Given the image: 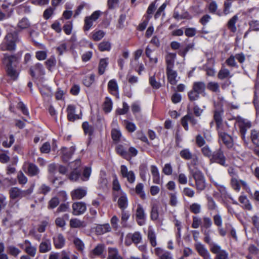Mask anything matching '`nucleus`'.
<instances>
[{
	"label": "nucleus",
	"mask_w": 259,
	"mask_h": 259,
	"mask_svg": "<svg viewBox=\"0 0 259 259\" xmlns=\"http://www.w3.org/2000/svg\"><path fill=\"white\" fill-rule=\"evenodd\" d=\"M101 12L99 11H95L90 16L85 17L84 20V24L83 27L84 31H89L96 21L100 17Z\"/></svg>",
	"instance_id": "obj_6"
},
{
	"label": "nucleus",
	"mask_w": 259,
	"mask_h": 259,
	"mask_svg": "<svg viewBox=\"0 0 259 259\" xmlns=\"http://www.w3.org/2000/svg\"><path fill=\"white\" fill-rule=\"evenodd\" d=\"M180 155L185 160H191L190 164L193 166H197L200 164V159L198 156L193 154L189 148H184L180 152Z\"/></svg>",
	"instance_id": "obj_4"
},
{
	"label": "nucleus",
	"mask_w": 259,
	"mask_h": 259,
	"mask_svg": "<svg viewBox=\"0 0 259 259\" xmlns=\"http://www.w3.org/2000/svg\"><path fill=\"white\" fill-rule=\"evenodd\" d=\"M39 251L40 253H46L50 251L52 249V245L50 239H44L39 244Z\"/></svg>",
	"instance_id": "obj_28"
},
{
	"label": "nucleus",
	"mask_w": 259,
	"mask_h": 259,
	"mask_svg": "<svg viewBox=\"0 0 259 259\" xmlns=\"http://www.w3.org/2000/svg\"><path fill=\"white\" fill-rule=\"evenodd\" d=\"M72 212L74 215L83 214L87 210V204L82 201L74 202L72 204Z\"/></svg>",
	"instance_id": "obj_10"
},
{
	"label": "nucleus",
	"mask_w": 259,
	"mask_h": 259,
	"mask_svg": "<svg viewBox=\"0 0 259 259\" xmlns=\"http://www.w3.org/2000/svg\"><path fill=\"white\" fill-rule=\"evenodd\" d=\"M73 243L76 248L79 251H82L84 248V244L83 241L78 238H74Z\"/></svg>",
	"instance_id": "obj_62"
},
{
	"label": "nucleus",
	"mask_w": 259,
	"mask_h": 259,
	"mask_svg": "<svg viewBox=\"0 0 259 259\" xmlns=\"http://www.w3.org/2000/svg\"><path fill=\"white\" fill-rule=\"evenodd\" d=\"M236 123L240 129V133L242 139L245 140V136L247 130L251 127V123L247 120L242 118L240 117L236 118Z\"/></svg>",
	"instance_id": "obj_5"
},
{
	"label": "nucleus",
	"mask_w": 259,
	"mask_h": 259,
	"mask_svg": "<svg viewBox=\"0 0 259 259\" xmlns=\"http://www.w3.org/2000/svg\"><path fill=\"white\" fill-rule=\"evenodd\" d=\"M233 76L229 69L225 67H222L219 70L218 74V77L221 80H223L226 78H230Z\"/></svg>",
	"instance_id": "obj_39"
},
{
	"label": "nucleus",
	"mask_w": 259,
	"mask_h": 259,
	"mask_svg": "<svg viewBox=\"0 0 259 259\" xmlns=\"http://www.w3.org/2000/svg\"><path fill=\"white\" fill-rule=\"evenodd\" d=\"M61 259H78V256L74 254H71L68 251L63 250L61 253Z\"/></svg>",
	"instance_id": "obj_63"
},
{
	"label": "nucleus",
	"mask_w": 259,
	"mask_h": 259,
	"mask_svg": "<svg viewBox=\"0 0 259 259\" xmlns=\"http://www.w3.org/2000/svg\"><path fill=\"white\" fill-rule=\"evenodd\" d=\"M166 74L168 82L171 85H176L178 81V73L174 68L166 69Z\"/></svg>",
	"instance_id": "obj_19"
},
{
	"label": "nucleus",
	"mask_w": 259,
	"mask_h": 259,
	"mask_svg": "<svg viewBox=\"0 0 259 259\" xmlns=\"http://www.w3.org/2000/svg\"><path fill=\"white\" fill-rule=\"evenodd\" d=\"M207 208L209 210H217L218 211V206L215 202L214 199L211 197V196H207Z\"/></svg>",
	"instance_id": "obj_53"
},
{
	"label": "nucleus",
	"mask_w": 259,
	"mask_h": 259,
	"mask_svg": "<svg viewBox=\"0 0 259 259\" xmlns=\"http://www.w3.org/2000/svg\"><path fill=\"white\" fill-rule=\"evenodd\" d=\"M148 172L147 165L145 163L141 164L139 166V173L141 178L146 181V174Z\"/></svg>",
	"instance_id": "obj_57"
},
{
	"label": "nucleus",
	"mask_w": 259,
	"mask_h": 259,
	"mask_svg": "<svg viewBox=\"0 0 259 259\" xmlns=\"http://www.w3.org/2000/svg\"><path fill=\"white\" fill-rule=\"evenodd\" d=\"M87 194V188L85 187H78L72 190L70 195L73 200H79L83 198Z\"/></svg>",
	"instance_id": "obj_16"
},
{
	"label": "nucleus",
	"mask_w": 259,
	"mask_h": 259,
	"mask_svg": "<svg viewBox=\"0 0 259 259\" xmlns=\"http://www.w3.org/2000/svg\"><path fill=\"white\" fill-rule=\"evenodd\" d=\"M69 225L70 227L73 228H84L86 226L84 221H82L77 218L71 219L70 220Z\"/></svg>",
	"instance_id": "obj_40"
},
{
	"label": "nucleus",
	"mask_w": 259,
	"mask_h": 259,
	"mask_svg": "<svg viewBox=\"0 0 259 259\" xmlns=\"http://www.w3.org/2000/svg\"><path fill=\"white\" fill-rule=\"evenodd\" d=\"M53 243L56 249L63 248L65 244V239L63 235L61 234H57L53 238Z\"/></svg>",
	"instance_id": "obj_20"
},
{
	"label": "nucleus",
	"mask_w": 259,
	"mask_h": 259,
	"mask_svg": "<svg viewBox=\"0 0 259 259\" xmlns=\"http://www.w3.org/2000/svg\"><path fill=\"white\" fill-rule=\"evenodd\" d=\"M107 65V59H102L100 60L98 66V72L100 75H102L104 73Z\"/></svg>",
	"instance_id": "obj_52"
},
{
	"label": "nucleus",
	"mask_w": 259,
	"mask_h": 259,
	"mask_svg": "<svg viewBox=\"0 0 259 259\" xmlns=\"http://www.w3.org/2000/svg\"><path fill=\"white\" fill-rule=\"evenodd\" d=\"M177 55L175 53H167L165 56L166 69L174 68Z\"/></svg>",
	"instance_id": "obj_23"
},
{
	"label": "nucleus",
	"mask_w": 259,
	"mask_h": 259,
	"mask_svg": "<svg viewBox=\"0 0 259 259\" xmlns=\"http://www.w3.org/2000/svg\"><path fill=\"white\" fill-rule=\"evenodd\" d=\"M223 112V111L215 110L214 113L213 118L216 122L218 130L222 129L223 127L222 118Z\"/></svg>",
	"instance_id": "obj_38"
},
{
	"label": "nucleus",
	"mask_w": 259,
	"mask_h": 259,
	"mask_svg": "<svg viewBox=\"0 0 259 259\" xmlns=\"http://www.w3.org/2000/svg\"><path fill=\"white\" fill-rule=\"evenodd\" d=\"M34 186L28 189L23 190L17 187H12L9 191L10 198L12 200L21 199L22 198H27L32 193Z\"/></svg>",
	"instance_id": "obj_2"
},
{
	"label": "nucleus",
	"mask_w": 259,
	"mask_h": 259,
	"mask_svg": "<svg viewBox=\"0 0 259 259\" xmlns=\"http://www.w3.org/2000/svg\"><path fill=\"white\" fill-rule=\"evenodd\" d=\"M238 16L234 15L232 18H231L228 22V27L232 32H235L237 30L235 24L238 20Z\"/></svg>",
	"instance_id": "obj_49"
},
{
	"label": "nucleus",
	"mask_w": 259,
	"mask_h": 259,
	"mask_svg": "<svg viewBox=\"0 0 259 259\" xmlns=\"http://www.w3.org/2000/svg\"><path fill=\"white\" fill-rule=\"evenodd\" d=\"M117 195L119 196L117 201L118 206L121 210H124L128 206L127 195L123 191H120L119 194Z\"/></svg>",
	"instance_id": "obj_22"
},
{
	"label": "nucleus",
	"mask_w": 259,
	"mask_h": 259,
	"mask_svg": "<svg viewBox=\"0 0 259 259\" xmlns=\"http://www.w3.org/2000/svg\"><path fill=\"white\" fill-rule=\"evenodd\" d=\"M220 138L228 148H231L233 145V139L228 134L223 132L222 128L218 130Z\"/></svg>",
	"instance_id": "obj_18"
},
{
	"label": "nucleus",
	"mask_w": 259,
	"mask_h": 259,
	"mask_svg": "<svg viewBox=\"0 0 259 259\" xmlns=\"http://www.w3.org/2000/svg\"><path fill=\"white\" fill-rule=\"evenodd\" d=\"M75 108L74 106L70 105L67 108V118L70 121H74L75 120L78 119L79 117L75 114Z\"/></svg>",
	"instance_id": "obj_37"
},
{
	"label": "nucleus",
	"mask_w": 259,
	"mask_h": 259,
	"mask_svg": "<svg viewBox=\"0 0 259 259\" xmlns=\"http://www.w3.org/2000/svg\"><path fill=\"white\" fill-rule=\"evenodd\" d=\"M207 88L212 92L217 93L220 92L219 84L217 82H209L207 84Z\"/></svg>",
	"instance_id": "obj_55"
},
{
	"label": "nucleus",
	"mask_w": 259,
	"mask_h": 259,
	"mask_svg": "<svg viewBox=\"0 0 259 259\" xmlns=\"http://www.w3.org/2000/svg\"><path fill=\"white\" fill-rule=\"evenodd\" d=\"M116 150L117 153L121 155L122 157L126 160L130 159V156L128 153L126 151V149L124 148L123 146L119 145L116 147Z\"/></svg>",
	"instance_id": "obj_46"
},
{
	"label": "nucleus",
	"mask_w": 259,
	"mask_h": 259,
	"mask_svg": "<svg viewBox=\"0 0 259 259\" xmlns=\"http://www.w3.org/2000/svg\"><path fill=\"white\" fill-rule=\"evenodd\" d=\"M30 26L31 23L28 18L26 17H23L18 21L17 24V28L18 29V30L17 31L18 33L22 30L28 29Z\"/></svg>",
	"instance_id": "obj_31"
},
{
	"label": "nucleus",
	"mask_w": 259,
	"mask_h": 259,
	"mask_svg": "<svg viewBox=\"0 0 259 259\" xmlns=\"http://www.w3.org/2000/svg\"><path fill=\"white\" fill-rule=\"evenodd\" d=\"M192 177L195 180V188L198 192L204 190L206 188V182L204 176L200 170L190 171Z\"/></svg>",
	"instance_id": "obj_3"
},
{
	"label": "nucleus",
	"mask_w": 259,
	"mask_h": 259,
	"mask_svg": "<svg viewBox=\"0 0 259 259\" xmlns=\"http://www.w3.org/2000/svg\"><path fill=\"white\" fill-rule=\"evenodd\" d=\"M23 169L25 173L30 177L37 176L40 172L37 166L31 162H25L23 165Z\"/></svg>",
	"instance_id": "obj_9"
},
{
	"label": "nucleus",
	"mask_w": 259,
	"mask_h": 259,
	"mask_svg": "<svg viewBox=\"0 0 259 259\" xmlns=\"http://www.w3.org/2000/svg\"><path fill=\"white\" fill-rule=\"evenodd\" d=\"M188 16V13L184 11L182 8L177 7L174 10L173 17L177 20L186 19Z\"/></svg>",
	"instance_id": "obj_25"
},
{
	"label": "nucleus",
	"mask_w": 259,
	"mask_h": 259,
	"mask_svg": "<svg viewBox=\"0 0 259 259\" xmlns=\"http://www.w3.org/2000/svg\"><path fill=\"white\" fill-rule=\"evenodd\" d=\"M212 219L213 223L215 226H216L217 227L222 226L223 219L219 211H218L217 213L213 215Z\"/></svg>",
	"instance_id": "obj_60"
},
{
	"label": "nucleus",
	"mask_w": 259,
	"mask_h": 259,
	"mask_svg": "<svg viewBox=\"0 0 259 259\" xmlns=\"http://www.w3.org/2000/svg\"><path fill=\"white\" fill-rule=\"evenodd\" d=\"M206 84L203 81H195L193 83L192 89L199 94H205Z\"/></svg>",
	"instance_id": "obj_34"
},
{
	"label": "nucleus",
	"mask_w": 259,
	"mask_h": 259,
	"mask_svg": "<svg viewBox=\"0 0 259 259\" xmlns=\"http://www.w3.org/2000/svg\"><path fill=\"white\" fill-rule=\"evenodd\" d=\"M113 102L111 99L107 97L105 99V101L103 104V110L106 113H108L110 112L112 109Z\"/></svg>",
	"instance_id": "obj_42"
},
{
	"label": "nucleus",
	"mask_w": 259,
	"mask_h": 259,
	"mask_svg": "<svg viewBox=\"0 0 259 259\" xmlns=\"http://www.w3.org/2000/svg\"><path fill=\"white\" fill-rule=\"evenodd\" d=\"M120 174L121 176L126 178L128 183L133 184L136 180V176L132 170H128L127 166L125 165L120 166Z\"/></svg>",
	"instance_id": "obj_11"
},
{
	"label": "nucleus",
	"mask_w": 259,
	"mask_h": 259,
	"mask_svg": "<svg viewBox=\"0 0 259 259\" xmlns=\"http://www.w3.org/2000/svg\"><path fill=\"white\" fill-rule=\"evenodd\" d=\"M150 170L153 177V182L155 184H160L161 181L157 167L152 165L150 166Z\"/></svg>",
	"instance_id": "obj_35"
},
{
	"label": "nucleus",
	"mask_w": 259,
	"mask_h": 259,
	"mask_svg": "<svg viewBox=\"0 0 259 259\" xmlns=\"http://www.w3.org/2000/svg\"><path fill=\"white\" fill-rule=\"evenodd\" d=\"M127 237H129L135 244L140 243L142 239V234L140 232H135L133 234H128Z\"/></svg>",
	"instance_id": "obj_43"
},
{
	"label": "nucleus",
	"mask_w": 259,
	"mask_h": 259,
	"mask_svg": "<svg viewBox=\"0 0 259 259\" xmlns=\"http://www.w3.org/2000/svg\"><path fill=\"white\" fill-rule=\"evenodd\" d=\"M75 151V148L71 147L69 148H66L65 147L61 149V153L62 154L63 160L65 162H68L72 155L74 154Z\"/></svg>",
	"instance_id": "obj_27"
},
{
	"label": "nucleus",
	"mask_w": 259,
	"mask_h": 259,
	"mask_svg": "<svg viewBox=\"0 0 259 259\" xmlns=\"http://www.w3.org/2000/svg\"><path fill=\"white\" fill-rule=\"evenodd\" d=\"M135 215L136 222L139 226H143L146 224V213L141 204H138Z\"/></svg>",
	"instance_id": "obj_8"
},
{
	"label": "nucleus",
	"mask_w": 259,
	"mask_h": 259,
	"mask_svg": "<svg viewBox=\"0 0 259 259\" xmlns=\"http://www.w3.org/2000/svg\"><path fill=\"white\" fill-rule=\"evenodd\" d=\"M231 184L232 188L236 191H239L240 190L241 184L244 187H246L247 185L245 181L243 180H239L236 177L232 176L231 181Z\"/></svg>",
	"instance_id": "obj_33"
},
{
	"label": "nucleus",
	"mask_w": 259,
	"mask_h": 259,
	"mask_svg": "<svg viewBox=\"0 0 259 259\" xmlns=\"http://www.w3.org/2000/svg\"><path fill=\"white\" fill-rule=\"evenodd\" d=\"M194 45V43H190L188 44L184 49H181L179 51L178 53L179 55L183 57H185L188 52H189L190 50H193Z\"/></svg>",
	"instance_id": "obj_59"
},
{
	"label": "nucleus",
	"mask_w": 259,
	"mask_h": 259,
	"mask_svg": "<svg viewBox=\"0 0 259 259\" xmlns=\"http://www.w3.org/2000/svg\"><path fill=\"white\" fill-rule=\"evenodd\" d=\"M159 218L158 207L157 204H153L150 211V219L153 221L158 220Z\"/></svg>",
	"instance_id": "obj_47"
},
{
	"label": "nucleus",
	"mask_w": 259,
	"mask_h": 259,
	"mask_svg": "<svg viewBox=\"0 0 259 259\" xmlns=\"http://www.w3.org/2000/svg\"><path fill=\"white\" fill-rule=\"evenodd\" d=\"M30 74L33 77L36 75H44L45 74V70L43 65L39 63H37L32 66L30 68Z\"/></svg>",
	"instance_id": "obj_17"
},
{
	"label": "nucleus",
	"mask_w": 259,
	"mask_h": 259,
	"mask_svg": "<svg viewBox=\"0 0 259 259\" xmlns=\"http://www.w3.org/2000/svg\"><path fill=\"white\" fill-rule=\"evenodd\" d=\"M160 73L156 74L155 73L150 76L149 82L150 85L154 89H158L161 87V84L159 81V77Z\"/></svg>",
	"instance_id": "obj_26"
},
{
	"label": "nucleus",
	"mask_w": 259,
	"mask_h": 259,
	"mask_svg": "<svg viewBox=\"0 0 259 259\" xmlns=\"http://www.w3.org/2000/svg\"><path fill=\"white\" fill-rule=\"evenodd\" d=\"M19 40L17 31L8 33L0 45L2 51H14L16 49V43Z\"/></svg>",
	"instance_id": "obj_1"
},
{
	"label": "nucleus",
	"mask_w": 259,
	"mask_h": 259,
	"mask_svg": "<svg viewBox=\"0 0 259 259\" xmlns=\"http://www.w3.org/2000/svg\"><path fill=\"white\" fill-rule=\"evenodd\" d=\"M7 75L13 80H16L19 76V71L16 67H6Z\"/></svg>",
	"instance_id": "obj_36"
},
{
	"label": "nucleus",
	"mask_w": 259,
	"mask_h": 259,
	"mask_svg": "<svg viewBox=\"0 0 259 259\" xmlns=\"http://www.w3.org/2000/svg\"><path fill=\"white\" fill-rule=\"evenodd\" d=\"M9 152L8 150H4L0 149V162L2 163H7L10 160V157L9 156Z\"/></svg>",
	"instance_id": "obj_48"
},
{
	"label": "nucleus",
	"mask_w": 259,
	"mask_h": 259,
	"mask_svg": "<svg viewBox=\"0 0 259 259\" xmlns=\"http://www.w3.org/2000/svg\"><path fill=\"white\" fill-rule=\"evenodd\" d=\"M122 124L125 127L126 130L130 133H133L137 129L135 124L125 119L123 120Z\"/></svg>",
	"instance_id": "obj_50"
},
{
	"label": "nucleus",
	"mask_w": 259,
	"mask_h": 259,
	"mask_svg": "<svg viewBox=\"0 0 259 259\" xmlns=\"http://www.w3.org/2000/svg\"><path fill=\"white\" fill-rule=\"evenodd\" d=\"M239 202L242 204V207L246 210H251L252 209V206L249 200L246 196H241L239 198Z\"/></svg>",
	"instance_id": "obj_41"
},
{
	"label": "nucleus",
	"mask_w": 259,
	"mask_h": 259,
	"mask_svg": "<svg viewBox=\"0 0 259 259\" xmlns=\"http://www.w3.org/2000/svg\"><path fill=\"white\" fill-rule=\"evenodd\" d=\"M200 148L201 152L204 157L207 158L211 157L213 152H212L210 147L208 145H206Z\"/></svg>",
	"instance_id": "obj_54"
},
{
	"label": "nucleus",
	"mask_w": 259,
	"mask_h": 259,
	"mask_svg": "<svg viewBox=\"0 0 259 259\" xmlns=\"http://www.w3.org/2000/svg\"><path fill=\"white\" fill-rule=\"evenodd\" d=\"M188 122L193 126L195 125L198 123L197 120L191 113H188L187 115L181 119V124L186 131H188L189 130Z\"/></svg>",
	"instance_id": "obj_13"
},
{
	"label": "nucleus",
	"mask_w": 259,
	"mask_h": 259,
	"mask_svg": "<svg viewBox=\"0 0 259 259\" xmlns=\"http://www.w3.org/2000/svg\"><path fill=\"white\" fill-rule=\"evenodd\" d=\"M82 127L83 131L85 134L92 135L94 132V127L93 126L90 125L87 121L83 122Z\"/></svg>",
	"instance_id": "obj_61"
},
{
	"label": "nucleus",
	"mask_w": 259,
	"mask_h": 259,
	"mask_svg": "<svg viewBox=\"0 0 259 259\" xmlns=\"http://www.w3.org/2000/svg\"><path fill=\"white\" fill-rule=\"evenodd\" d=\"M202 226L201 230L209 229L212 225V222L211 219L207 216H203L202 218Z\"/></svg>",
	"instance_id": "obj_45"
},
{
	"label": "nucleus",
	"mask_w": 259,
	"mask_h": 259,
	"mask_svg": "<svg viewBox=\"0 0 259 259\" xmlns=\"http://www.w3.org/2000/svg\"><path fill=\"white\" fill-rule=\"evenodd\" d=\"M108 90L109 93L113 96L118 98L119 90L116 80L115 79H111L108 83Z\"/></svg>",
	"instance_id": "obj_24"
},
{
	"label": "nucleus",
	"mask_w": 259,
	"mask_h": 259,
	"mask_svg": "<svg viewBox=\"0 0 259 259\" xmlns=\"http://www.w3.org/2000/svg\"><path fill=\"white\" fill-rule=\"evenodd\" d=\"M201 232L204 235L203 240L204 241L208 244L209 249H210L213 246H215L218 244L214 243L211 238L210 233L211 231L209 229H205L204 230H201Z\"/></svg>",
	"instance_id": "obj_30"
},
{
	"label": "nucleus",
	"mask_w": 259,
	"mask_h": 259,
	"mask_svg": "<svg viewBox=\"0 0 259 259\" xmlns=\"http://www.w3.org/2000/svg\"><path fill=\"white\" fill-rule=\"evenodd\" d=\"M105 245L104 244H98L93 249L89 255L91 258H94L96 256H100L103 253L105 249Z\"/></svg>",
	"instance_id": "obj_29"
},
{
	"label": "nucleus",
	"mask_w": 259,
	"mask_h": 259,
	"mask_svg": "<svg viewBox=\"0 0 259 259\" xmlns=\"http://www.w3.org/2000/svg\"><path fill=\"white\" fill-rule=\"evenodd\" d=\"M24 251L27 255L33 257L36 254L37 248L36 246L32 244L29 240H25Z\"/></svg>",
	"instance_id": "obj_21"
},
{
	"label": "nucleus",
	"mask_w": 259,
	"mask_h": 259,
	"mask_svg": "<svg viewBox=\"0 0 259 259\" xmlns=\"http://www.w3.org/2000/svg\"><path fill=\"white\" fill-rule=\"evenodd\" d=\"M210 160L225 167L228 165V164H226V157L221 148H219L213 152Z\"/></svg>",
	"instance_id": "obj_7"
},
{
	"label": "nucleus",
	"mask_w": 259,
	"mask_h": 259,
	"mask_svg": "<svg viewBox=\"0 0 259 259\" xmlns=\"http://www.w3.org/2000/svg\"><path fill=\"white\" fill-rule=\"evenodd\" d=\"M251 138L252 142L256 145L257 147L256 148L259 147V131H252L251 133Z\"/></svg>",
	"instance_id": "obj_64"
},
{
	"label": "nucleus",
	"mask_w": 259,
	"mask_h": 259,
	"mask_svg": "<svg viewBox=\"0 0 259 259\" xmlns=\"http://www.w3.org/2000/svg\"><path fill=\"white\" fill-rule=\"evenodd\" d=\"M107 259H123V258L119 254L117 248L109 247L108 248Z\"/></svg>",
	"instance_id": "obj_32"
},
{
	"label": "nucleus",
	"mask_w": 259,
	"mask_h": 259,
	"mask_svg": "<svg viewBox=\"0 0 259 259\" xmlns=\"http://www.w3.org/2000/svg\"><path fill=\"white\" fill-rule=\"evenodd\" d=\"M147 237L152 247H155L157 244L156 240V236L154 231L152 229H148Z\"/></svg>",
	"instance_id": "obj_44"
},
{
	"label": "nucleus",
	"mask_w": 259,
	"mask_h": 259,
	"mask_svg": "<svg viewBox=\"0 0 259 259\" xmlns=\"http://www.w3.org/2000/svg\"><path fill=\"white\" fill-rule=\"evenodd\" d=\"M194 246L199 255L202 256L203 259H212L210 253L201 243L197 242L195 244Z\"/></svg>",
	"instance_id": "obj_15"
},
{
	"label": "nucleus",
	"mask_w": 259,
	"mask_h": 259,
	"mask_svg": "<svg viewBox=\"0 0 259 259\" xmlns=\"http://www.w3.org/2000/svg\"><path fill=\"white\" fill-rule=\"evenodd\" d=\"M192 228L194 229H197L199 227L201 228L202 223V218L196 215H194L192 217Z\"/></svg>",
	"instance_id": "obj_58"
},
{
	"label": "nucleus",
	"mask_w": 259,
	"mask_h": 259,
	"mask_svg": "<svg viewBox=\"0 0 259 259\" xmlns=\"http://www.w3.org/2000/svg\"><path fill=\"white\" fill-rule=\"evenodd\" d=\"M19 62V58L15 55H8L5 54L3 59V63L6 65V67H16Z\"/></svg>",
	"instance_id": "obj_12"
},
{
	"label": "nucleus",
	"mask_w": 259,
	"mask_h": 259,
	"mask_svg": "<svg viewBox=\"0 0 259 259\" xmlns=\"http://www.w3.org/2000/svg\"><path fill=\"white\" fill-rule=\"evenodd\" d=\"M8 253L14 257H17L20 253L21 250L14 245H9L7 247Z\"/></svg>",
	"instance_id": "obj_56"
},
{
	"label": "nucleus",
	"mask_w": 259,
	"mask_h": 259,
	"mask_svg": "<svg viewBox=\"0 0 259 259\" xmlns=\"http://www.w3.org/2000/svg\"><path fill=\"white\" fill-rule=\"evenodd\" d=\"M111 228L108 224L103 225H99L97 227L96 231L98 234H103L107 232H110Z\"/></svg>",
	"instance_id": "obj_51"
},
{
	"label": "nucleus",
	"mask_w": 259,
	"mask_h": 259,
	"mask_svg": "<svg viewBox=\"0 0 259 259\" xmlns=\"http://www.w3.org/2000/svg\"><path fill=\"white\" fill-rule=\"evenodd\" d=\"M210 250L216 254L215 259H229L228 253L226 250L222 249L221 247L218 244L213 246Z\"/></svg>",
	"instance_id": "obj_14"
}]
</instances>
